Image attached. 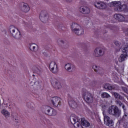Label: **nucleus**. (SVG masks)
<instances>
[{
  "label": "nucleus",
  "instance_id": "f257e3e1",
  "mask_svg": "<svg viewBox=\"0 0 128 128\" xmlns=\"http://www.w3.org/2000/svg\"><path fill=\"white\" fill-rule=\"evenodd\" d=\"M115 7L114 10L116 12H128V6L126 4L122 6V2L120 1H114L110 3V7Z\"/></svg>",
  "mask_w": 128,
  "mask_h": 128
},
{
  "label": "nucleus",
  "instance_id": "f03ea898",
  "mask_svg": "<svg viewBox=\"0 0 128 128\" xmlns=\"http://www.w3.org/2000/svg\"><path fill=\"white\" fill-rule=\"evenodd\" d=\"M107 112L109 114L114 116L116 118H118V116H120V110L116 106H110L108 108Z\"/></svg>",
  "mask_w": 128,
  "mask_h": 128
},
{
  "label": "nucleus",
  "instance_id": "7ed1b4c3",
  "mask_svg": "<svg viewBox=\"0 0 128 128\" xmlns=\"http://www.w3.org/2000/svg\"><path fill=\"white\" fill-rule=\"evenodd\" d=\"M82 96L87 104H92L94 102V96L85 89L82 90Z\"/></svg>",
  "mask_w": 128,
  "mask_h": 128
},
{
  "label": "nucleus",
  "instance_id": "20e7f679",
  "mask_svg": "<svg viewBox=\"0 0 128 128\" xmlns=\"http://www.w3.org/2000/svg\"><path fill=\"white\" fill-rule=\"evenodd\" d=\"M9 30L14 38H16V40H20L22 34L18 28H16L14 26H11L9 27Z\"/></svg>",
  "mask_w": 128,
  "mask_h": 128
},
{
  "label": "nucleus",
  "instance_id": "39448f33",
  "mask_svg": "<svg viewBox=\"0 0 128 128\" xmlns=\"http://www.w3.org/2000/svg\"><path fill=\"white\" fill-rule=\"evenodd\" d=\"M42 112L46 114H48L50 116H56V110L49 106H45Z\"/></svg>",
  "mask_w": 128,
  "mask_h": 128
},
{
  "label": "nucleus",
  "instance_id": "423d86ee",
  "mask_svg": "<svg viewBox=\"0 0 128 128\" xmlns=\"http://www.w3.org/2000/svg\"><path fill=\"white\" fill-rule=\"evenodd\" d=\"M78 26L76 23H72V30L73 32H75L77 36H82V34H84V28H80V29H78L76 28H74V26Z\"/></svg>",
  "mask_w": 128,
  "mask_h": 128
},
{
  "label": "nucleus",
  "instance_id": "0eeeda50",
  "mask_svg": "<svg viewBox=\"0 0 128 128\" xmlns=\"http://www.w3.org/2000/svg\"><path fill=\"white\" fill-rule=\"evenodd\" d=\"M70 122L72 124L74 125V128H80V126H82L80 123L78 122V117L76 115H72L70 116Z\"/></svg>",
  "mask_w": 128,
  "mask_h": 128
},
{
  "label": "nucleus",
  "instance_id": "6e6552de",
  "mask_svg": "<svg viewBox=\"0 0 128 128\" xmlns=\"http://www.w3.org/2000/svg\"><path fill=\"white\" fill-rule=\"evenodd\" d=\"M48 14H46V10L42 11L40 13V19L42 22H44V24L46 23L48 20H50V16L48 18L46 16H48Z\"/></svg>",
  "mask_w": 128,
  "mask_h": 128
},
{
  "label": "nucleus",
  "instance_id": "1a4fd4ad",
  "mask_svg": "<svg viewBox=\"0 0 128 128\" xmlns=\"http://www.w3.org/2000/svg\"><path fill=\"white\" fill-rule=\"evenodd\" d=\"M128 44L122 50V54L120 56V62H122L124 60H126V57L128 56Z\"/></svg>",
  "mask_w": 128,
  "mask_h": 128
},
{
  "label": "nucleus",
  "instance_id": "9d476101",
  "mask_svg": "<svg viewBox=\"0 0 128 128\" xmlns=\"http://www.w3.org/2000/svg\"><path fill=\"white\" fill-rule=\"evenodd\" d=\"M104 118V122L105 124L108 126H112L114 125V120L110 118V116H108L104 112H102Z\"/></svg>",
  "mask_w": 128,
  "mask_h": 128
},
{
  "label": "nucleus",
  "instance_id": "9b49d317",
  "mask_svg": "<svg viewBox=\"0 0 128 128\" xmlns=\"http://www.w3.org/2000/svg\"><path fill=\"white\" fill-rule=\"evenodd\" d=\"M52 104L54 106H62V99L58 96H54L52 98Z\"/></svg>",
  "mask_w": 128,
  "mask_h": 128
},
{
  "label": "nucleus",
  "instance_id": "f8f14e48",
  "mask_svg": "<svg viewBox=\"0 0 128 128\" xmlns=\"http://www.w3.org/2000/svg\"><path fill=\"white\" fill-rule=\"evenodd\" d=\"M114 18L116 20H118V22H122L126 20V22H128V16H124L120 14H114Z\"/></svg>",
  "mask_w": 128,
  "mask_h": 128
},
{
  "label": "nucleus",
  "instance_id": "ddd939ff",
  "mask_svg": "<svg viewBox=\"0 0 128 128\" xmlns=\"http://www.w3.org/2000/svg\"><path fill=\"white\" fill-rule=\"evenodd\" d=\"M50 70L53 74H58V68L55 62H51L50 64Z\"/></svg>",
  "mask_w": 128,
  "mask_h": 128
},
{
  "label": "nucleus",
  "instance_id": "4468645a",
  "mask_svg": "<svg viewBox=\"0 0 128 128\" xmlns=\"http://www.w3.org/2000/svg\"><path fill=\"white\" fill-rule=\"evenodd\" d=\"M79 10L84 14H88L90 12V9L88 6H82L80 8Z\"/></svg>",
  "mask_w": 128,
  "mask_h": 128
},
{
  "label": "nucleus",
  "instance_id": "2eb2a0df",
  "mask_svg": "<svg viewBox=\"0 0 128 128\" xmlns=\"http://www.w3.org/2000/svg\"><path fill=\"white\" fill-rule=\"evenodd\" d=\"M51 84L54 88L60 90V88H62V84H60V82L56 79H54V80L51 82Z\"/></svg>",
  "mask_w": 128,
  "mask_h": 128
},
{
  "label": "nucleus",
  "instance_id": "dca6fc26",
  "mask_svg": "<svg viewBox=\"0 0 128 128\" xmlns=\"http://www.w3.org/2000/svg\"><path fill=\"white\" fill-rule=\"evenodd\" d=\"M94 6L99 10H104L106 8V5L102 2H94Z\"/></svg>",
  "mask_w": 128,
  "mask_h": 128
},
{
  "label": "nucleus",
  "instance_id": "f3484780",
  "mask_svg": "<svg viewBox=\"0 0 128 128\" xmlns=\"http://www.w3.org/2000/svg\"><path fill=\"white\" fill-rule=\"evenodd\" d=\"M33 72H36L38 74H40L42 72V68L38 66V65H36L32 67Z\"/></svg>",
  "mask_w": 128,
  "mask_h": 128
},
{
  "label": "nucleus",
  "instance_id": "a211bd4d",
  "mask_svg": "<svg viewBox=\"0 0 128 128\" xmlns=\"http://www.w3.org/2000/svg\"><path fill=\"white\" fill-rule=\"evenodd\" d=\"M95 56L98 57L104 55L102 50L100 48H96L94 50Z\"/></svg>",
  "mask_w": 128,
  "mask_h": 128
},
{
  "label": "nucleus",
  "instance_id": "6ab92c4d",
  "mask_svg": "<svg viewBox=\"0 0 128 128\" xmlns=\"http://www.w3.org/2000/svg\"><path fill=\"white\" fill-rule=\"evenodd\" d=\"M32 96H34V98H39L40 100H42V97H40V95L38 94V90L37 89L32 90Z\"/></svg>",
  "mask_w": 128,
  "mask_h": 128
},
{
  "label": "nucleus",
  "instance_id": "aec40b11",
  "mask_svg": "<svg viewBox=\"0 0 128 128\" xmlns=\"http://www.w3.org/2000/svg\"><path fill=\"white\" fill-rule=\"evenodd\" d=\"M68 104L70 108H78V104L74 100L68 101Z\"/></svg>",
  "mask_w": 128,
  "mask_h": 128
},
{
  "label": "nucleus",
  "instance_id": "412c9836",
  "mask_svg": "<svg viewBox=\"0 0 128 128\" xmlns=\"http://www.w3.org/2000/svg\"><path fill=\"white\" fill-rule=\"evenodd\" d=\"M114 98H115L116 100H124V96H122L116 92H114Z\"/></svg>",
  "mask_w": 128,
  "mask_h": 128
},
{
  "label": "nucleus",
  "instance_id": "4be33fe9",
  "mask_svg": "<svg viewBox=\"0 0 128 128\" xmlns=\"http://www.w3.org/2000/svg\"><path fill=\"white\" fill-rule=\"evenodd\" d=\"M104 88L108 90H114V86L108 84H106L104 85Z\"/></svg>",
  "mask_w": 128,
  "mask_h": 128
},
{
  "label": "nucleus",
  "instance_id": "5701e85b",
  "mask_svg": "<svg viewBox=\"0 0 128 128\" xmlns=\"http://www.w3.org/2000/svg\"><path fill=\"white\" fill-rule=\"evenodd\" d=\"M81 124L83 126H85V128H88L90 126V122L88 121L82 119L81 120Z\"/></svg>",
  "mask_w": 128,
  "mask_h": 128
},
{
  "label": "nucleus",
  "instance_id": "b1692460",
  "mask_svg": "<svg viewBox=\"0 0 128 128\" xmlns=\"http://www.w3.org/2000/svg\"><path fill=\"white\" fill-rule=\"evenodd\" d=\"M30 8L27 4H24L22 11L24 12H30Z\"/></svg>",
  "mask_w": 128,
  "mask_h": 128
},
{
  "label": "nucleus",
  "instance_id": "393cba45",
  "mask_svg": "<svg viewBox=\"0 0 128 128\" xmlns=\"http://www.w3.org/2000/svg\"><path fill=\"white\" fill-rule=\"evenodd\" d=\"M2 114L5 116V118H8L10 116V112L8 110H2L1 112Z\"/></svg>",
  "mask_w": 128,
  "mask_h": 128
},
{
  "label": "nucleus",
  "instance_id": "a878e982",
  "mask_svg": "<svg viewBox=\"0 0 128 128\" xmlns=\"http://www.w3.org/2000/svg\"><path fill=\"white\" fill-rule=\"evenodd\" d=\"M100 96L102 98H110V95L106 92H103Z\"/></svg>",
  "mask_w": 128,
  "mask_h": 128
},
{
  "label": "nucleus",
  "instance_id": "bb28decb",
  "mask_svg": "<svg viewBox=\"0 0 128 128\" xmlns=\"http://www.w3.org/2000/svg\"><path fill=\"white\" fill-rule=\"evenodd\" d=\"M92 68L96 72H98V74H100V67L96 65L94 66H92Z\"/></svg>",
  "mask_w": 128,
  "mask_h": 128
},
{
  "label": "nucleus",
  "instance_id": "cd10ccee",
  "mask_svg": "<svg viewBox=\"0 0 128 128\" xmlns=\"http://www.w3.org/2000/svg\"><path fill=\"white\" fill-rule=\"evenodd\" d=\"M65 68L68 72H70L72 70V64H68L65 65Z\"/></svg>",
  "mask_w": 128,
  "mask_h": 128
},
{
  "label": "nucleus",
  "instance_id": "c85d7f7f",
  "mask_svg": "<svg viewBox=\"0 0 128 128\" xmlns=\"http://www.w3.org/2000/svg\"><path fill=\"white\" fill-rule=\"evenodd\" d=\"M26 106L27 107H28V108H31V110H34V103L32 102H28L26 104Z\"/></svg>",
  "mask_w": 128,
  "mask_h": 128
},
{
  "label": "nucleus",
  "instance_id": "c756f323",
  "mask_svg": "<svg viewBox=\"0 0 128 128\" xmlns=\"http://www.w3.org/2000/svg\"><path fill=\"white\" fill-rule=\"evenodd\" d=\"M128 118V112H124V114L122 118V120H126Z\"/></svg>",
  "mask_w": 128,
  "mask_h": 128
},
{
  "label": "nucleus",
  "instance_id": "7c9ffc66",
  "mask_svg": "<svg viewBox=\"0 0 128 128\" xmlns=\"http://www.w3.org/2000/svg\"><path fill=\"white\" fill-rule=\"evenodd\" d=\"M108 28H106L107 30H114L116 28V27L112 24H108Z\"/></svg>",
  "mask_w": 128,
  "mask_h": 128
},
{
  "label": "nucleus",
  "instance_id": "2f4dec72",
  "mask_svg": "<svg viewBox=\"0 0 128 128\" xmlns=\"http://www.w3.org/2000/svg\"><path fill=\"white\" fill-rule=\"evenodd\" d=\"M114 44L116 45V46H120V42L116 40L114 42Z\"/></svg>",
  "mask_w": 128,
  "mask_h": 128
},
{
  "label": "nucleus",
  "instance_id": "473e14b6",
  "mask_svg": "<svg viewBox=\"0 0 128 128\" xmlns=\"http://www.w3.org/2000/svg\"><path fill=\"white\" fill-rule=\"evenodd\" d=\"M122 90L124 92H126V94H128V88H126V87H122Z\"/></svg>",
  "mask_w": 128,
  "mask_h": 128
},
{
  "label": "nucleus",
  "instance_id": "72a5a7b5",
  "mask_svg": "<svg viewBox=\"0 0 128 128\" xmlns=\"http://www.w3.org/2000/svg\"><path fill=\"white\" fill-rule=\"evenodd\" d=\"M124 128H128V122H124L123 124Z\"/></svg>",
  "mask_w": 128,
  "mask_h": 128
},
{
  "label": "nucleus",
  "instance_id": "f704fd0d",
  "mask_svg": "<svg viewBox=\"0 0 128 128\" xmlns=\"http://www.w3.org/2000/svg\"><path fill=\"white\" fill-rule=\"evenodd\" d=\"M32 46L30 45V50H32V52H34V50H36V46H32Z\"/></svg>",
  "mask_w": 128,
  "mask_h": 128
},
{
  "label": "nucleus",
  "instance_id": "c9c22d12",
  "mask_svg": "<svg viewBox=\"0 0 128 128\" xmlns=\"http://www.w3.org/2000/svg\"><path fill=\"white\" fill-rule=\"evenodd\" d=\"M117 104H118L120 106H122L124 104H122V102L120 101V100H118L117 101Z\"/></svg>",
  "mask_w": 128,
  "mask_h": 128
},
{
  "label": "nucleus",
  "instance_id": "e433bc0d",
  "mask_svg": "<svg viewBox=\"0 0 128 128\" xmlns=\"http://www.w3.org/2000/svg\"><path fill=\"white\" fill-rule=\"evenodd\" d=\"M124 34L126 36H128V28L124 30Z\"/></svg>",
  "mask_w": 128,
  "mask_h": 128
},
{
  "label": "nucleus",
  "instance_id": "4c0bfd02",
  "mask_svg": "<svg viewBox=\"0 0 128 128\" xmlns=\"http://www.w3.org/2000/svg\"><path fill=\"white\" fill-rule=\"evenodd\" d=\"M57 28H60V30H62V24H59V25L57 26Z\"/></svg>",
  "mask_w": 128,
  "mask_h": 128
},
{
  "label": "nucleus",
  "instance_id": "58836bf2",
  "mask_svg": "<svg viewBox=\"0 0 128 128\" xmlns=\"http://www.w3.org/2000/svg\"><path fill=\"white\" fill-rule=\"evenodd\" d=\"M30 46H32H32H37L36 44H35L32 43V44H30Z\"/></svg>",
  "mask_w": 128,
  "mask_h": 128
},
{
  "label": "nucleus",
  "instance_id": "ea45409f",
  "mask_svg": "<svg viewBox=\"0 0 128 128\" xmlns=\"http://www.w3.org/2000/svg\"><path fill=\"white\" fill-rule=\"evenodd\" d=\"M122 106L124 110H126V106L124 104L122 105Z\"/></svg>",
  "mask_w": 128,
  "mask_h": 128
},
{
  "label": "nucleus",
  "instance_id": "a19ab883",
  "mask_svg": "<svg viewBox=\"0 0 128 128\" xmlns=\"http://www.w3.org/2000/svg\"><path fill=\"white\" fill-rule=\"evenodd\" d=\"M36 82H34V86H33V88H36Z\"/></svg>",
  "mask_w": 128,
  "mask_h": 128
},
{
  "label": "nucleus",
  "instance_id": "79ce46f5",
  "mask_svg": "<svg viewBox=\"0 0 128 128\" xmlns=\"http://www.w3.org/2000/svg\"><path fill=\"white\" fill-rule=\"evenodd\" d=\"M60 42L62 43V44H64V40H62L60 41Z\"/></svg>",
  "mask_w": 128,
  "mask_h": 128
},
{
  "label": "nucleus",
  "instance_id": "37998d69",
  "mask_svg": "<svg viewBox=\"0 0 128 128\" xmlns=\"http://www.w3.org/2000/svg\"><path fill=\"white\" fill-rule=\"evenodd\" d=\"M67 0L68 2H72V0Z\"/></svg>",
  "mask_w": 128,
  "mask_h": 128
},
{
  "label": "nucleus",
  "instance_id": "c03bdc74",
  "mask_svg": "<svg viewBox=\"0 0 128 128\" xmlns=\"http://www.w3.org/2000/svg\"><path fill=\"white\" fill-rule=\"evenodd\" d=\"M118 64V62H116V64Z\"/></svg>",
  "mask_w": 128,
  "mask_h": 128
},
{
  "label": "nucleus",
  "instance_id": "a18cd8bd",
  "mask_svg": "<svg viewBox=\"0 0 128 128\" xmlns=\"http://www.w3.org/2000/svg\"><path fill=\"white\" fill-rule=\"evenodd\" d=\"M108 32V31L106 30V32H104L105 34H106Z\"/></svg>",
  "mask_w": 128,
  "mask_h": 128
},
{
  "label": "nucleus",
  "instance_id": "49530a36",
  "mask_svg": "<svg viewBox=\"0 0 128 128\" xmlns=\"http://www.w3.org/2000/svg\"><path fill=\"white\" fill-rule=\"evenodd\" d=\"M32 76H34V74H32Z\"/></svg>",
  "mask_w": 128,
  "mask_h": 128
},
{
  "label": "nucleus",
  "instance_id": "de8ad7c7",
  "mask_svg": "<svg viewBox=\"0 0 128 128\" xmlns=\"http://www.w3.org/2000/svg\"><path fill=\"white\" fill-rule=\"evenodd\" d=\"M119 124H120V122Z\"/></svg>",
  "mask_w": 128,
  "mask_h": 128
},
{
  "label": "nucleus",
  "instance_id": "09e8293b",
  "mask_svg": "<svg viewBox=\"0 0 128 128\" xmlns=\"http://www.w3.org/2000/svg\"><path fill=\"white\" fill-rule=\"evenodd\" d=\"M16 122H18L16 121Z\"/></svg>",
  "mask_w": 128,
  "mask_h": 128
},
{
  "label": "nucleus",
  "instance_id": "8fccbe9b",
  "mask_svg": "<svg viewBox=\"0 0 128 128\" xmlns=\"http://www.w3.org/2000/svg\"><path fill=\"white\" fill-rule=\"evenodd\" d=\"M15 120H16V118H15Z\"/></svg>",
  "mask_w": 128,
  "mask_h": 128
}]
</instances>
